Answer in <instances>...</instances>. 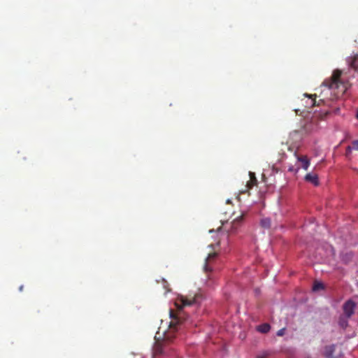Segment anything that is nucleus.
<instances>
[{
    "label": "nucleus",
    "mask_w": 358,
    "mask_h": 358,
    "mask_svg": "<svg viewBox=\"0 0 358 358\" xmlns=\"http://www.w3.org/2000/svg\"><path fill=\"white\" fill-rule=\"evenodd\" d=\"M203 296L201 294H196L193 297H186L180 296L177 297L175 301V306L177 308L178 313L176 317H173V311H170L172 320L170 322L169 329L167 331H164V338L159 341L161 335L157 332L155 335L156 343L153 347V356L155 358H159L160 357H169L170 348L167 344V341H170L172 338L173 333L178 329V327L183 324L186 327L187 321L183 320V313L181 310L187 307L195 306L198 307L202 301Z\"/></svg>",
    "instance_id": "f257e3e1"
},
{
    "label": "nucleus",
    "mask_w": 358,
    "mask_h": 358,
    "mask_svg": "<svg viewBox=\"0 0 358 358\" xmlns=\"http://www.w3.org/2000/svg\"><path fill=\"white\" fill-rule=\"evenodd\" d=\"M342 71L339 69L334 71L329 80H326L323 85L327 86L331 90H337L338 94H343L350 87L348 82L344 81L341 78Z\"/></svg>",
    "instance_id": "f03ea898"
},
{
    "label": "nucleus",
    "mask_w": 358,
    "mask_h": 358,
    "mask_svg": "<svg viewBox=\"0 0 358 358\" xmlns=\"http://www.w3.org/2000/svg\"><path fill=\"white\" fill-rule=\"evenodd\" d=\"M355 308V303L352 301L349 300L345 303L343 310L348 317H350L354 313Z\"/></svg>",
    "instance_id": "7ed1b4c3"
},
{
    "label": "nucleus",
    "mask_w": 358,
    "mask_h": 358,
    "mask_svg": "<svg viewBox=\"0 0 358 358\" xmlns=\"http://www.w3.org/2000/svg\"><path fill=\"white\" fill-rule=\"evenodd\" d=\"M347 63L350 68L358 71V55H355L347 58Z\"/></svg>",
    "instance_id": "20e7f679"
},
{
    "label": "nucleus",
    "mask_w": 358,
    "mask_h": 358,
    "mask_svg": "<svg viewBox=\"0 0 358 358\" xmlns=\"http://www.w3.org/2000/svg\"><path fill=\"white\" fill-rule=\"evenodd\" d=\"M305 180L307 181V182H309L310 183H312L313 185H314L315 186H317L319 185V180H318V176L317 174L315 173H308L306 176H305Z\"/></svg>",
    "instance_id": "39448f33"
},
{
    "label": "nucleus",
    "mask_w": 358,
    "mask_h": 358,
    "mask_svg": "<svg viewBox=\"0 0 358 358\" xmlns=\"http://www.w3.org/2000/svg\"><path fill=\"white\" fill-rule=\"evenodd\" d=\"M297 161L301 164V167L307 170L310 165V162L306 156L298 157Z\"/></svg>",
    "instance_id": "423d86ee"
},
{
    "label": "nucleus",
    "mask_w": 358,
    "mask_h": 358,
    "mask_svg": "<svg viewBox=\"0 0 358 358\" xmlns=\"http://www.w3.org/2000/svg\"><path fill=\"white\" fill-rule=\"evenodd\" d=\"M334 348H335V346L333 345L325 347L324 351V354L325 357L327 358H334V357L333 356V352H334Z\"/></svg>",
    "instance_id": "0eeeda50"
},
{
    "label": "nucleus",
    "mask_w": 358,
    "mask_h": 358,
    "mask_svg": "<svg viewBox=\"0 0 358 358\" xmlns=\"http://www.w3.org/2000/svg\"><path fill=\"white\" fill-rule=\"evenodd\" d=\"M217 254L216 253H210L208 255V256L207 257V258L206 259V264H205V266H204V270L206 271H208L210 270V266H209V264H210V262L211 261V259H213L215 258Z\"/></svg>",
    "instance_id": "6e6552de"
},
{
    "label": "nucleus",
    "mask_w": 358,
    "mask_h": 358,
    "mask_svg": "<svg viewBox=\"0 0 358 358\" xmlns=\"http://www.w3.org/2000/svg\"><path fill=\"white\" fill-rule=\"evenodd\" d=\"M243 221V216L236 217L231 223V231H235Z\"/></svg>",
    "instance_id": "1a4fd4ad"
},
{
    "label": "nucleus",
    "mask_w": 358,
    "mask_h": 358,
    "mask_svg": "<svg viewBox=\"0 0 358 358\" xmlns=\"http://www.w3.org/2000/svg\"><path fill=\"white\" fill-rule=\"evenodd\" d=\"M270 325L267 323H264V324H262L261 325H259L257 327V329L258 331L261 332V333H267L270 330Z\"/></svg>",
    "instance_id": "9d476101"
},
{
    "label": "nucleus",
    "mask_w": 358,
    "mask_h": 358,
    "mask_svg": "<svg viewBox=\"0 0 358 358\" xmlns=\"http://www.w3.org/2000/svg\"><path fill=\"white\" fill-rule=\"evenodd\" d=\"M261 226L264 229H269L271 227V220L268 217H264L260 221Z\"/></svg>",
    "instance_id": "9b49d317"
},
{
    "label": "nucleus",
    "mask_w": 358,
    "mask_h": 358,
    "mask_svg": "<svg viewBox=\"0 0 358 358\" xmlns=\"http://www.w3.org/2000/svg\"><path fill=\"white\" fill-rule=\"evenodd\" d=\"M249 175H250V180L249 182H248L247 185L249 188H251L256 183L257 180H256L255 175L254 173L250 172Z\"/></svg>",
    "instance_id": "f8f14e48"
},
{
    "label": "nucleus",
    "mask_w": 358,
    "mask_h": 358,
    "mask_svg": "<svg viewBox=\"0 0 358 358\" xmlns=\"http://www.w3.org/2000/svg\"><path fill=\"white\" fill-rule=\"evenodd\" d=\"M323 289V284L321 283V282H316L314 283L313 285V290L316 292V291H318L320 289Z\"/></svg>",
    "instance_id": "ddd939ff"
},
{
    "label": "nucleus",
    "mask_w": 358,
    "mask_h": 358,
    "mask_svg": "<svg viewBox=\"0 0 358 358\" xmlns=\"http://www.w3.org/2000/svg\"><path fill=\"white\" fill-rule=\"evenodd\" d=\"M285 329L282 328V329L278 330L276 334L278 336H282L285 334Z\"/></svg>",
    "instance_id": "4468645a"
},
{
    "label": "nucleus",
    "mask_w": 358,
    "mask_h": 358,
    "mask_svg": "<svg viewBox=\"0 0 358 358\" xmlns=\"http://www.w3.org/2000/svg\"><path fill=\"white\" fill-rule=\"evenodd\" d=\"M352 148L358 150V140L352 142Z\"/></svg>",
    "instance_id": "2eb2a0df"
},
{
    "label": "nucleus",
    "mask_w": 358,
    "mask_h": 358,
    "mask_svg": "<svg viewBox=\"0 0 358 358\" xmlns=\"http://www.w3.org/2000/svg\"><path fill=\"white\" fill-rule=\"evenodd\" d=\"M339 323H340V325H341L343 328H345V327H346V326H347V322H346V321H343V320H341V321H340V322H339Z\"/></svg>",
    "instance_id": "dca6fc26"
},
{
    "label": "nucleus",
    "mask_w": 358,
    "mask_h": 358,
    "mask_svg": "<svg viewBox=\"0 0 358 358\" xmlns=\"http://www.w3.org/2000/svg\"><path fill=\"white\" fill-rule=\"evenodd\" d=\"M352 149V146H348L346 150V154L349 155Z\"/></svg>",
    "instance_id": "f3484780"
},
{
    "label": "nucleus",
    "mask_w": 358,
    "mask_h": 358,
    "mask_svg": "<svg viewBox=\"0 0 358 358\" xmlns=\"http://www.w3.org/2000/svg\"><path fill=\"white\" fill-rule=\"evenodd\" d=\"M289 171H294V168L293 167H289Z\"/></svg>",
    "instance_id": "a211bd4d"
},
{
    "label": "nucleus",
    "mask_w": 358,
    "mask_h": 358,
    "mask_svg": "<svg viewBox=\"0 0 358 358\" xmlns=\"http://www.w3.org/2000/svg\"><path fill=\"white\" fill-rule=\"evenodd\" d=\"M257 358H266L265 355L259 356Z\"/></svg>",
    "instance_id": "6ab92c4d"
},
{
    "label": "nucleus",
    "mask_w": 358,
    "mask_h": 358,
    "mask_svg": "<svg viewBox=\"0 0 358 358\" xmlns=\"http://www.w3.org/2000/svg\"><path fill=\"white\" fill-rule=\"evenodd\" d=\"M22 287H23L22 286H21V287H20V291H22Z\"/></svg>",
    "instance_id": "aec40b11"
},
{
    "label": "nucleus",
    "mask_w": 358,
    "mask_h": 358,
    "mask_svg": "<svg viewBox=\"0 0 358 358\" xmlns=\"http://www.w3.org/2000/svg\"><path fill=\"white\" fill-rule=\"evenodd\" d=\"M330 252L333 253V249L331 248H330Z\"/></svg>",
    "instance_id": "412c9836"
},
{
    "label": "nucleus",
    "mask_w": 358,
    "mask_h": 358,
    "mask_svg": "<svg viewBox=\"0 0 358 358\" xmlns=\"http://www.w3.org/2000/svg\"><path fill=\"white\" fill-rule=\"evenodd\" d=\"M307 358H309V357H307Z\"/></svg>",
    "instance_id": "4be33fe9"
}]
</instances>
